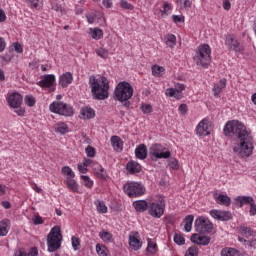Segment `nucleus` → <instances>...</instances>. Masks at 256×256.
I'll list each match as a JSON object with an SVG mask.
<instances>
[{
  "instance_id": "f257e3e1",
  "label": "nucleus",
  "mask_w": 256,
  "mask_h": 256,
  "mask_svg": "<svg viewBox=\"0 0 256 256\" xmlns=\"http://www.w3.org/2000/svg\"><path fill=\"white\" fill-rule=\"evenodd\" d=\"M224 135L226 137H238L240 143L233 147V151L238 157H250L253 153V137L251 132L247 131V128L243 123L232 120L224 126Z\"/></svg>"
},
{
  "instance_id": "f03ea898",
  "label": "nucleus",
  "mask_w": 256,
  "mask_h": 256,
  "mask_svg": "<svg viewBox=\"0 0 256 256\" xmlns=\"http://www.w3.org/2000/svg\"><path fill=\"white\" fill-rule=\"evenodd\" d=\"M89 84L93 99L103 101L109 98V79L107 77L97 79L95 76H90Z\"/></svg>"
},
{
  "instance_id": "7ed1b4c3",
  "label": "nucleus",
  "mask_w": 256,
  "mask_h": 256,
  "mask_svg": "<svg viewBox=\"0 0 256 256\" xmlns=\"http://www.w3.org/2000/svg\"><path fill=\"white\" fill-rule=\"evenodd\" d=\"M133 97V86L131 83L122 81L118 83L114 90V99L115 101H120V103H125Z\"/></svg>"
},
{
  "instance_id": "20e7f679",
  "label": "nucleus",
  "mask_w": 256,
  "mask_h": 256,
  "mask_svg": "<svg viewBox=\"0 0 256 256\" xmlns=\"http://www.w3.org/2000/svg\"><path fill=\"white\" fill-rule=\"evenodd\" d=\"M61 241H63V235H61V227L54 226L47 236L48 251L55 253L57 249H61Z\"/></svg>"
},
{
  "instance_id": "39448f33",
  "label": "nucleus",
  "mask_w": 256,
  "mask_h": 256,
  "mask_svg": "<svg viewBox=\"0 0 256 256\" xmlns=\"http://www.w3.org/2000/svg\"><path fill=\"white\" fill-rule=\"evenodd\" d=\"M194 61L201 67H209L211 63V47L208 44H202L196 50Z\"/></svg>"
},
{
  "instance_id": "423d86ee",
  "label": "nucleus",
  "mask_w": 256,
  "mask_h": 256,
  "mask_svg": "<svg viewBox=\"0 0 256 256\" xmlns=\"http://www.w3.org/2000/svg\"><path fill=\"white\" fill-rule=\"evenodd\" d=\"M165 148L161 144H152L149 149V155L153 161H157V159H169L171 157V151H166Z\"/></svg>"
},
{
  "instance_id": "0eeeda50",
  "label": "nucleus",
  "mask_w": 256,
  "mask_h": 256,
  "mask_svg": "<svg viewBox=\"0 0 256 256\" xmlns=\"http://www.w3.org/2000/svg\"><path fill=\"white\" fill-rule=\"evenodd\" d=\"M50 111L52 113H57L58 115H63L64 117H71L73 116V106L64 103L55 101L50 104Z\"/></svg>"
},
{
  "instance_id": "6e6552de",
  "label": "nucleus",
  "mask_w": 256,
  "mask_h": 256,
  "mask_svg": "<svg viewBox=\"0 0 256 256\" xmlns=\"http://www.w3.org/2000/svg\"><path fill=\"white\" fill-rule=\"evenodd\" d=\"M123 189L128 197H141V195H145V186L138 182H128L124 185Z\"/></svg>"
},
{
  "instance_id": "1a4fd4ad",
  "label": "nucleus",
  "mask_w": 256,
  "mask_h": 256,
  "mask_svg": "<svg viewBox=\"0 0 256 256\" xmlns=\"http://www.w3.org/2000/svg\"><path fill=\"white\" fill-rule=\"evenodd\" d=\"M194 227L197 233H211L213 231V223H211L209 218L203 216L195 220Z\"/></svg>"
},
{
  "instance_id": "9d476101",
  "label": "nucleus",
  "mask_w": 256,
  "mask_h": 256,
  "mask_svg": "<svg viewBox=\"0 0 256 256\" xmlns=\"http://www.w3.org/2000/svg\"><path fill=\"white\" fill-rule=\"evenodd\" d=\"M149 213L152 217H156L158 219L163 217V213H165V200L161 198L160 203H152L150 205Z\"/></svg>"
},
{
  "instance_id": "9b49d317",
  "label": "nucleus",
  "mask_w": 256,
  "mask_h": 256,
  "mask_svg": "<svg viewBox=\"0 0 256 256\" xmlns=\"http://www.w3.org/2000/svg\"><path fill=\"white\" fill-rule=\"evenodd\" d=\"M196 133L200 137L211 135V122L207 119L202 120L196 127Z\"/></svg>"
},
{
  "instance_id": "f8f14e48",
  "label": "nucleus",
  "mask_w": 256,
  "mask_h": 256,
  "mask_svg": "<svg viewBox=\"0 0 256 256\" xmlns=\"http://www.w3.org/2000/svg\"><path fill=\"white\" fill-rule=\"evenodd\" d=\"M7 102L9 107H12L13 109H19L21 107V103H23V96L17 92H14L9 95Z\"/></svg>"
},
{
  "instance_id": "ddd939ff",
  "label": "nucleus",
  "mask_w": 256,
  "mask_h": 256,
  "mask_svg": "<svg viewBox=\"0 0 256 256\" xmlns=\"http://www.w3.org/2000/svg\"><path fill=\"white\" fill-rule=\"evenodd\" d=\"M226 45L231 51L241 52V44L233 35L226 36Z\"/></svg>"
},
{
  "instance_id": "4468645a",
  "label": "nucleus",
  "mask_w": 256,
  "mask_h": 256,
  "mask_svg": "<svg viewBox=\"0 0 256 256\" xmlns=\"http://www.w3.org/2000/svg\"><path fill=\"white\" fill-rule=\"evenodd\" d=\"M55 84V75L47 74L41 77V80L38 82L39 87H53Z\"/></svg>"
},
{
  "instance_id": "2eb2a0df",
  "label": "nucleus",
  "mask_w": 256,
  "mask_h": 256,
  "mask_svg": "<svg viewBox=\"0 0 256 256\" xmlns=\"http://www.w3.org/2000/svg\"><path fill=\"white\" fill-rule=\"evenodd\" d=\"M126 171H128V173H130V175H135L136 173H141V164H139V162L136 161H129L126 164Z\"/></svg>"
},
{
  "instance_id": "dca6fc26",
  "label": "nucleus",
  "mask_w": 256,
  "mask_h": 256,
  "mask_svg": "<svg viewBox=\"0 0 256 256\" xmlns=\"http://www.w3.org/2000/svg\"><path fill=\"white\" fill-rule=\"evenodd\" d=\"M147 146L145 144H140L135 149V156L137 159H140L141 161H144V159H147Z\"/></svg>"
},
{
  "instance_id": "f3484780",
  "label": "nucleus",
  "mask_w": 256,
  "mask_h": 256,
  "mask_svg": "<svg viewBox=\"0 0 256 256\" xmlns=\"http://www.w3.org/2000/svg\"><path fill=\"white\" fill-rule=\"evenodd\" d=\"M59 83L61 87H67L68 85H71V83H73V74H71V72H66L60 76Z\"/></svg>"
},
{
  "instance_id": "a211bd4d",
  "label": "nucleus",
  "mask_w": 256,
  "mask_h": 256,
  "mask_svg": "<svg viewBox=\"0 0 256 256\" xmlns=\"http://www.w3.org/2000/svg\"><path fill=\"white\" fill-rule=\"evenodd\" d=\"M95 110L91 107H84L80 110V119H93Z\"/></svg>"
},
{
  "instance_id": "6ab92c4d",
  "label": "nucleus",
  "mask_w": 256,
  "mask_h": 256,
  "mask_svg": "<svg viewBox=\"0 0 256 256\" xmlns=\"http://www.w3.org/2000/svg\"><path fill=\"white\" fill-rule=\"evenodd\" d=\"M227 87V79H221L217 84L214 85L213 92L215 97H219L223 89Z\"/></svg>"
},
{
  "instance_id": "aec40b11",
  "label": "nucleus",
  "mask_w": 256,
  "mask_h": 256,
  "mask_svg": "<svg viewBox=\"0 0 256 256\" xmlns=\"http://www.w3.org/2000/svg\"><path fill=\"white\" fill-rule=\"evenodd\" d=\"M129 245L133 251H139L141 249L143 243L141 240L133 235L129 236Z\"/></svg>"
},
{
  "instance_id": "412c9836",
  "label": "nucleus",
  "mask_w": 256,
  "mask_h": 256,
  "mask_svg": "<svg viewBox=\"0 0 256 256\" xmlns=\"http://www.w3.org/2000/svg\"><path fill=\"white\" fill-rule=\"evenodd\" d=\"M10 225L11 221L9 219H4L0 221V237L7 236V233H9Z\"/></svg>"
},
{
  "instance_id": "4be33fe9",
  "label": "nucleus",
  "mask_w": 256,
  "mask_h": 256,
  "mask_svg": "<svg viewBox=\"0 0 256 256\" xmlns=\"http://www.w3.org/2000/svg\"><path fill=\"white\" fill-rule=\"evenodd\" d=\"M110 141H111V145L115 151L123 150V141L121 140V138L119 136H112Z\"/></svg>"
},
{
  "instance_id": "5701e85b",
  "label": "nucleus",
  "mask_w": 256,
  "mask_h": 256,
  "mask_svg": "<svg viewBox=\"0 0 256 256\" xmlns=\"http://www.w3.org/2000/svg\"><path fill=\"white\" fill-rule=\"evenodd\" d=\"M167 97H174V99H183V92L178 91L174 88H168L165 91Z\"/></svg>"
},
{
  "instance_id": "b1692460",
  "label": "nucleus",
  "mask_w": 256,
  "mask_h": 256,
  "mask_svg": "<svg viewBox=\"0 0 256 256\" xmlns=\"http://www.w3.org/2000/svg\"><path fill=\"white\" fill-rule=\"evenodd\" d=\"M133 207L139 213H143V211H147L148 204L145 200H138L133 203Z\"/></svg>"
},
{
  "instance_id": "393cba45",
  "label": "nucleus",
  "mask_w": 256,
  "mask_h": 256,
  "mask_svg": "<svg viewBox=\"0 0 256 256\" xmlns=\"http://www.w3.org/2000/svg\"><path fill=\"white\" fill-rule=\"evenodd\" d=\"M54 131L56 133H60V135H65L66 133L69 132V127L64 122H60L55 124Z\"/></svg>"
},
{
  "instance_id": "a878e982",
  "label": "nucleus",
  "mask_w": 256,
  "mask_h": 256,
  "mask_svg": "<svg viewBox=\"0 0 256 256\" xmlns=\"http://www.w3.org/2000/svg\"><path fill=\"white\" fill-rule=\"evenodd\" d=\"M216 202L219 205H225V207H229V205H231V198L227 195L220 194L217 196Z\"/></svg>"
},
{
  "instance_id": "bb28decb",
  "label": "nucleus",
  "mask_w": 256,
  "mask_h": 256,
  "mask_svg": "<svg viewBox=\"0 0 256 256\" xmlns=\"http://www.w3.org/2000/svg\"><path fill=\"white\" fill-rule=\"evenodd\" d=\"M236 201L240 203V207H243V205H251V203L255 202L251 196H238Z\"/></svg>"
},
{
  "instance_id": "cd10ccee",
  "label": "nucleus",
  "mask_w": 256,
  "mask_h": 256,
  "mask_svg": "<svg viewBox=\"0 0 256 256\" xmlns=\"http://www.w3.org/2000/svg\"><path fill=\"white\" fill-rule=\"evenodd\" d=\"M37 255H39V251L37 250V247H32L28 253L23 250H19L15 253V256H37Z\"/></svg>"
},
{
  "instance_id": "c85d7f7f",
  "label": "nucleus",
  "mask_w": 256,
  "mask_h": 256,
  "mask_svg": "<svg viewBox=\"0 0 256 256\" xmlns=\"http://www.w3.org/2000/svg\"><path fill=\"white\" fill-rule=\"evenodd\" d=\"M94 173L98 179H107V172L101 165H98L94 168Z\"/></svg>"
},
{
  "instance_id": "c756f323",
  "label": "nucleus",
  "mask_w": 256,
  "mask_h": 256,
  "mask_svg": "<svg viewBox=\"0 0 256 256\" xmlns=\"http://www.w3.org/2000/svg\"><path fill=\"white\" fill-rule=\"evenodd\" d=\"M194 219H195V217L193 215L186 216L185 225H184V230L186 231V233H191Z\"/></svg>"
},
{
  "instance_id": "7c9ffc66",
  "label": "nucleus",
  "mask_w": 256,
  "mask_h": 256,
  "mask_svg": "<svg viewBox=\"0 0 256 256\" xmlns=\"http://www.w3.org/2000/svg\"><path fill=\"white\" fill-rule=\"evenodd\" d=\"M99 237L105 243H113V234L112 233H109V232L103 230L99 233Z\"/></svg>"
},
{
  "instance_id": "2f4dec72",
  "label": "nucleus",
  "mask_w": 256,
  "mask_h": 256,
  "mask_svg": "<svg viewBox=\"0 0 256 256\" xmlns=\"http://www.w3.org/2000/svg\"><path fill=\"white\" fill-rule=\"evenodd\" d=\"M66 183L71 191H73L74 193H79V184H77V181H75V179L70 178L66 180Z\"/></svg>"
},
{
  "instance_id": "473e14b6",
  "label": "nucleus",
  "mask_w": 256,
  "mask_h": 256,
  "mask_svg": "<svg viewBox=\"0 0 256 256\" xmlns=\"http://www.w3.org/2000/svg\"><path fill=\"white\" fill-rule=\"evenodd\" d=\"M151 69L154 77H161L163 73H165V68L163 66L153 65Z\"/></svg>"
},
{
  "instance_id": "72a5a7b5",
  "label": "nucleus",
  "mask_w": 256,
  "mask_h": 256,
  "mask_svg": "<svg viewBox=\"0 0 256 256\" xmlns=\"http://www.w3.org/2000/svg\"><path fill=\"white\" fill-rule=\"evenodd\" d=\"M62 173L67 176L66 181L69 180V179H74L75 178V173L73 172V170L69 166H64L62 168Z\"/></svg>"
},
{
  "instance_id": "f704fd0d",
  "label": "nucleus",
  "mask_w": 256,
  "mask_h": 256,
  "mask_svg": "<svg viewBox=\"0 0 256 256\" xmlns=\"http://www.w3.org/2000/svg\"><path fill=\"white\" fill-rule=\"evenodd\" d=\"M176 43H177V37H175V35L173 34L166 35V45L168 47H175Z\"/></svg>"
},
{
  "instance_id": "c9c22d12",
  "label": "nucleus",
  "mask_w": 256,
  "mask_h": 256,
  "mask_svg": "<svg viewBox=\"0 0 256 256\" xmlns=\"http://www.w3.org/2000/svg\"><path fill=\"white\" fill-rule=\"evenodd\" d=\"M240 233L244 237H252L253 229H251V227H247V226H240Z\"/></svg>"
},
{
  "instance_id": "e433bc0d",
  "label": "nucleus",
  "mask_w": 256,
  "mask_h": 256,
  "mask_svg": "<svg viewBox=\"0 0 256 256\" xmlns=\"http://www.w3.org/2000/svg\"><path fill=\"white\" fill-rule=\"evenodd\" d=\"M91 37L92 39L99 40L101 37H103V30L99 28L91 29Z\"/></svg>"
},
{
  "instance_id": "4c0bfd02",
  "label": "nucleus",
  "mask_w": 256,
  "mask_h": 256,
  "mask_svg": "<svg viewBox=\"0 0 256 256\" xmlns=\"http://www.w3.org/2000/svg\"><path fill=\"white\" fill-rule=\"evenodd\" d=\"M96 209L98 213H107V205H105V202L103 201H97L96 202Z\"/></svg>"
},
{
  "instance_id": "58836bf2",
  "label": "nucleus",
  "mask_w": 256,
  "mask_h": 256,
  "mask_svg": "<svg viewBox=\"0 0 256 256\" xmlns=\"http://www.w3.org/2000/svg\"><path fill=\"white\" fill-rule=\"evenodd\" d=\"M233 219V214L227 211H220V221H231Z\"/></svg>"
},
{
  "instance_id": "ea45409f",
  "label": "nucleus",
  "mask_w": 256,
  "mask_h": 256,
  "mask_svg": "<svg viewBox=\"0 0 256 256\" xmlns=\"http://www.w3.org/2000/svg\"><path fill=\"white\" fill-rule=\"evenodd\" d=\"M71 243L74 251H79V247H81V239H79V237L73 236L71 238Z\"/></svg>"
},
{
  "instance_id": "a19ab883",
  "label": "nucleus",
  "mask_w": 256,
  "mask_h": 256,
  "mask_svg": "<svg viewBox=\"0 0 256 256\" xmlns=\"http://www.w3.org/2000/svg\"><path fill=\"white\" fill-rule=\"evenodd\" d=\"M96 252L99 256H107V248L101 244L96 245Z\"/></svg>"
},
{
  "instance_id": "79ce46f5",
  "label": "nucleus",
  "mask_w": 256,
  "mask_h": 256,
  "mask_svg": "<svg viewBox=\"0 0 256 256\" xmlns=\"http://www.w3.org/2000/svg\"><path fill=\"white\" fill-rule=\"evenodd\" d=\"M211 243V238L208 236H198V245H209Z\"/></svg>"
},
{
  "instance_id": "37998d69",
  "label": "nucleus",
  "mask_w": 256,
  "mask_h": 256,
  "mask_svg": "<svg viewBox=\"0 0 256 256\" xmlns=\"http://www.w3.org/2000/svg\"><path fill=\"white\" fill-rule=\"evenodd\" d=\"M174 243H176V245H185V237H183V235L181 234H175L174 235Z\"/></svg>"
},
{
  "instance_id": "c03bdc74",
  "label": "nucleus",
  "mask_w": 256,
  "mask_h": 256,
  "mask_svg": "<svg viewBox=\"0 0 256 256\" xmlns=\"http://www.w3.org/2000/svg\"><path fill=\"white\" fill-rule=\"evenodd\" d=\"M96 55H98V57H101L102 59H107L109 57V51L103 48H99L96 50Z\"/></svg>"
},
{
  "instance_id": "a18cd8bd",
  "label": "nucleus",
  "mask_w": 256,
  "mask_h": 256,
  "mask_svg": "<svg viewBox=\"0 0 256 256\" xmlns=\"http://www.w3.org/2000/svg\"><path fill=\"white\" fill-rule=\"evenodd\" d=\"M120 7L122 9H129V11H133V9H135V6H133L131 3H128L127 0H121Z\"/></svg>"
},
{
  "instance_id": "49530a36",
  "label": "nucleus",
  "mask_w": 256,
  "mask_h": 256,
  "mask_svg": "<svg viewBox=\"0 0 256 256\" xmlns=\"http://www.w3.org/2000/svg\"><path fill=\"white\" fill-rule=\"evenodd\" d=\"M147 251L152 255L155 254V252L157 251V244L153 243L150 239H148Z\"/></svg>"
},
{
  "instance_id": "de8ad7c7",
  "label": "nucleus",
  "mask_w": 256,
  "mask_h": 256,
  "mask_svg": "<svg viewBox=\"0 0 256 256\" xmlns=\"http://www.w3.org/2000/svg\"><path fill=\"white\" fill-rule=\"evenodd\" d=\"M199 255V250L195 246L188 248L185 256H197Z\"/></svg>"
},
{
  "instance_id": "09e8293b",
  "label": "nucleus",
  "mask_w": 256,
  "mask_h": 256,
  "mask_svg": "<svg viewBox=\"0 0 256 256\" xmlns=\"http://www.w3.org/2000/svg\"><path fill=\"white\" fill-rule=\"evenodd\" d=\"M81 179L84 181L85 187H88V189H91V187H93V180H91L89 176L82 175Z\"/></svg>"
},
{
  "instance_id": "8fccbe9b",
  "label": "nucleus",
  "mask_w": 256,
  "mask_h": 256,
  "mask_svg": "<svg viewBox=\"0 0 256 256\" xmlns=\"http://www.w3.org/2000/svg\"><path fill=\"white\" fill-rule=\"evenodd\" d=\"M25 104L28 107H33L35 105V97L27 95L24 99Z\"/></svg>"
},
{
  "instance_id": "3c124183",
  "label": "nucleus",
  "mask_w": 256,
  "mask_h": 256,
  "mask_svg": "<svg viewBox=\"0 0 256 256\" xmlns=\"http://www.w3.org/2000/svg\"><path fill=\"white\" fill-rule=\"evenodd\" d=\"M168 165L171 169H179V161L175 158L170 159Z\"/></svg>"
},
{
  "instance_id": "603ef678",
  "label": "nucleus",
  "mask_w": 256,
  "mask_h": 256,
  "mask_svg": "<svg viewBox=\"0 0 256 256\" xmlns=\"http://www.w3.org/2000/svg\"><path fill=\"white\" fill-rule=\"evenodd\" d=\"M210 215H211V217H213V219H216L217 221L221 220V211L220 210H212V211H210Z\"/></svg>"
},
{
  "instance_id": "864d4df0",
  "label": "nucleus",
  "mask_w": 256,
  "mask_h": 256,
  "mask_svg": "<svg viewBox=\"0 0 256 256\" xmlns=\"http://www.w3.org/2000/svg\"><path fill=\"white\" fill-rule=\"evenodd\" d=\"M141 109L143 113H153V107L150 104H143Z\"/></svg>"
},
{
  "instance_id": "5fc2aeb1",
  "label": "nucleus",
  "mask_w": 256,
  "mask_h": 256,
  "mask_svg": "<svg viewBox=\"0 0 256 256\" xmlns=\"http://www.w3.org/2000/svg\"><path fill=\"white\" fill-rule=\"evenodd\" d=\"M179 113L181 115H187V111H189V108L187 107V104H181L178 108Z\"/></svg>"
},
{
  "instance_id": "6e6d98bb",
  "label": "nucleus",
  "mask_w": 256,
  "mask_h": 256,
  "mask_svg": "<svg viewBox=\"0 0 256 256\" xmlns=\"http://www.w3.org/2000/svg\"><path fill=\"white\" fill-rule=\"evenodd\" d=\"M86 155L88 157H95V148H93L92 146H87L86 147Z\"/></svg>"
},
{
  "instance_id": "4d7b16f0",
  "label": "nucleus",
  "mask_w": 256,
  "mask_h": 256,
  "mask_svg": "<svg viewBox=\"0 0 256 256\" xmlns=\"http://www.w3.org/2000/svg\"><path fill=\"white\" fill-rule=\"evenodd\" d=\"M5 47H7V43L5 42L4 38L0 37V53L5 51Z\"/></svg>"
},
{
  "instance_id": "13d9d810",
  "label": "nucleus",
  "mask_w": 256,
  "mask_h": 256,
  "mask_svg": "<svg viewBox=\"0 0 256 256\" xmlns=\"http://www.w3.org/2000/svg\"><path fill=\"white\" fill-rule=\"evenodd\" d=\"M174 89L176 91H180V93H183V91H185V84L178 83L175 85Z\"/></svg>"
},
{
  "instance_id": "bf43d9fd",
  "label": "nucleus",
  "mask_w": 256,
  "mask_h": 256,
  "mask_svg": "<svg viewBox=\"0 0 256 256\" xmlns=\"http://www.w3.org/2000/svg\"><path fill=\"white\" fill-rule=\"evenodd\" d=\"M33 221L34 225H43V218L41 216H35Z\"/></svg>"
},
{
  "instance_id": "052dcab7",
  "label": "nucleus",
  "mask_w": 256,
  "mask_h": 256,
  "mask_svg": "<svg viewBox=\"0 0 256 256\" xmlns=\"http://www.w3.org/2000/svg\"><path fill=\"white\" fill-rule=\"evenodd\" d=\"M7 20V15H5V10L0 9V23H4Z\"/></svg>"
},
{
  "instance_id": "680f3d73",
  "label": "nucleus",
  "mask_w": 256,
  "mask_h": 256,
  "mask_svg": "<svg viewBox=\"0 0 256 256\" xmlns=\"http://www.w3.org/2000/svg\"><path fill=\"white\" fill-rule=\"evenodd\" d=\"M246 245H247L248 247H250L251 249H255V247H256V239H252V240H250V241H247V242H246Z\"/></svg>"
},
{
  "instance_id": "e2e57ef3",
  "label": "nucleus",
  "mask_w": 256,
  "mask_h": 256,
  "mask_svg": "<svg viewBox=\"0 0 256 256\" xmlns=\"http://www.w3.org/2000/svg\"><path fill=\"white\" fill-rule=\"evenodd\" d=\"M250 215H252V216L256 215V204H255V202L250 204Z\"/></svg>"
},
{
  "instance_id": "0e129e2a",
  "label": "nucleus",
  "mask_w": 256,
  "mask_h": 256,
  "mask_svg": "<svg viewBox=\"0 0 256 256\" xmlns=\"http://www.w3.org/2000/svg\"><path fill=\"white\" fill-rule=\"evenodd\" d=\"M190 240L192 241V243H196L197 245H199V234H193Z\"/></svg>"
},
{
  "instance_id": "69168bd1",
  "label": "nucleus",
  "mask_w": 256,
  "mask_h": 256,
  "mask_svg": "<svg viewBox=\"0 0 256 256\" xmlns=\"http://www.w3.org/2000/svg\"><path fill=\"white\" fill-rule=\"evenodd\" d=\"M223 7L226 11H229V9H231V2L229 0H224Z\"/></svg>"
},
{
  "instance_id": "338daca9",
  "label": "nucleus",
  "mask_w": 256,
  "mask_h": 256,
  "mask_svg": "<svg viewBox=\"0 0 256 256\" xmlns=\"http://www.w3.org/2000/svg\"><path fill=\"white\" fill-rule=\"evenodd\" d=\"M78 171H80V173H87V168L86 166H84V164H78Z\"/></svg>"
},
{
  "instance_id": "774afa93",
  "label": "nucleus",
  "mask_w": 256,
  "mask_h": 256,
  "mask_svg": "<svg viewBox=\"0 0 256 256\" xmlns=\"http://www.w3.org/2000/svg\"><path fill=\"white\" fill-rule=\"evenodd\" d=\"M180 3H182L185 8L191 7V5H192L191 0H180Z\"/></svg>"
}]
</instances>
